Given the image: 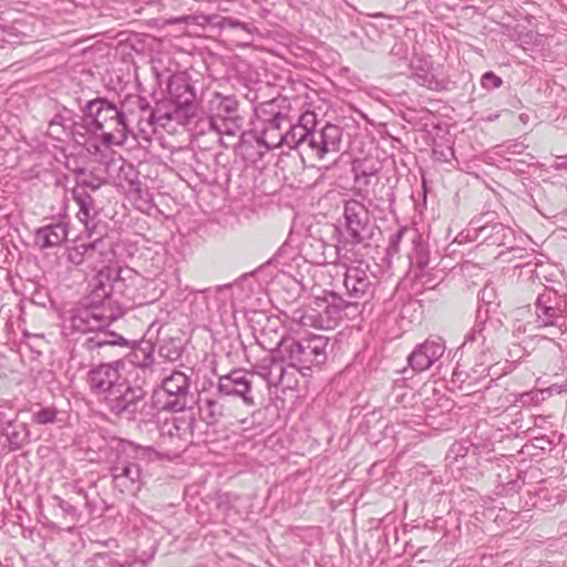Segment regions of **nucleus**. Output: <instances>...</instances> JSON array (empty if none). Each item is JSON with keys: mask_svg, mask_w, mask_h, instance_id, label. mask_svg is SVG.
I'll list each match as a JSON object with an SVG mask.
<instances>
[{"mask_svg": "<svg viewBox=\"0 0 567 567\" xmlns=\"http://www.w3.org/2000/svg\"><path fill=\"white\" fill-rule=\"evenodd\" d=\"M123 270L99 271L93 279L92 290L83 302L71 310L70 329L84 333L109 327L128 308V285L122 276Z\"/></svg>", "mask_w": 567, "mask_h": 567, "instance_id": "nucleus-1", "label": "nucleus"}, {"mask_svg": "<svg viewBox=\"0 0 567 567\" xmlns=\"http://www.w3.org/2000/svg\"><path fill=\"white\" fill-rule=\"evenodd\" d=\"M285 133L278 134L277 141H265L268 148L287 145L298 150L301 157L323 159L327 155H336L341 150L342 128L334 124H326L320 130L308 128L305 124H288Z\"/></svg>", "mask_w": 567, "mask_h": 567, "instance_id": "nucleus-2", "label": "nucleus"}, {"mask_svg": "<svg viewBox=\"0 0 567 567\" xmlns=\"http://www.w3.org/2000/svg\"><path fill=\"white\" fill-rule=\"evenodd\" d=\"M251 381L243 370H233L218 378L216 392H212L198 400L200 419L207 425H216L225 412V403L221 395L239 396L248 405H254L250 395Z\"/></svg>", "mask_w": 567, "mask_h": 567, "instance_id": "nucleus-3", "label": "nucleus"}, {"mask_svg": "<svg viewBox=\"0 0 567 567\" xmlns=\"http://www.w3.org/2000/svg\"><path fill=\"white\" fill-rule=\"evenodd\" d=\"M101 403L107 411L128 422L146 421L153 416V406L147 400V391L140 384H133L124 378Z\"/></svg>", "mask_w": 567, "mask_h": 567, "instance_id": "nucleus-4", "label": "nucleus"}, {"mask_svg": "<svg viewBox=\"0 0 567 567\" xmlns=\"http://www.w3.org/2000/svg\"><path fill=\"white\" fill-rule=\"evenodd\" d=\"M344 233L336 245L337 254L347 257L355 247H369L377 225L371 220L370 212L358 199H348L343 204Z\"/></svg>", "mask_w": 567, "mask_h": 567, "instance_id": "nucleus-5", "label": "nucleus"}, {"mask_svg": "<svg viewBox=\"0 0 567 567\" xmlns=\"http://www.w3.org/2000/svg\"><path fill=\"white\" fill-rule=\"evenodd\" d=\"M82 113L92 121L104 145L109 146L126 138L122 104L117 106L105 97H96L86 102Z\"/></svg>", "mask_w": 567, "mask_h": 567, "instance_id": "nucleus-6", "label": "nucleus"}, {"mask_svg": "<svg viewBox=\"0 0 567 567\" xmlns=\"http://www.w3.org/2000/svg\"><path fill=\"white\" fill-rule=\"evenodd\" d=\"M329 338L321 334H309L300 339L282 338L279 353L287 358L288 365L297 370H310L321 367L327 360Z\"/></svg>", "mask_w": 567, "mask_h": 567, "instance_id": "nucleus-7", "label": "nucleus"}, {"mask_svg": "<svg viewBox=\"0 0 567 567\" xmlns=\"http://www.w3.org/2000/svg\"><path fill=\"white\" fill-rule=\"evenodd\" d=\"M168 101L171 110L164 109V116L169 122L187 126L192 124L198 114L196 92L190 79L183 74H173L167 83Z\"/></svg>", "mask_w": 567, "mask_h": 567, "instance_id": "nucleus-8", "label": "nucleus"}, {"mask_svg": "<svg viewBox=\"0 0 567 567\" xmlns=\"http://www.w3.org/2000/svg\"><path fill=\"white\" fill-rule=\"evenodd\" d=\"M122 113L126 134L133 133L131 126L137 125L141 133H154L156 126L166 127L168 121L164 116V107L159 104L152 106L147 97L128 94L122 101Z\"/></svg>", "mask_w": 567, "mask_h": 567, "instance_id": "nucleus-9", "label": "nucleus"}, {"mask_svg": "<svg viewBox=\"0 0 567 567\" xmlns=\"http://www.w3.org/2000/svg\"><path fill=\"white\" fill-rule=\"evenodd\" d=\"M190 380L182 371L175 370L162 381L159 389L154 391V408L162 411L182 412L195 403L194 395L189 391Z\"/></svg>", "mask_w": 567, "mask_h": 567, "instance_id": "nucleus-10", "label": "nucleus"}, {"mask_svg": "<svg viewBox=\"0 0 567 567\" xmlns=\"http://www.w3.org/2000/svg\"><path fill=\"white\" fill-rule=\"evenodd\" d=\"M208 123L219 135H236L244 123L237 97L215 92L208 102Z\"/></svg>", "mask_w": 567, "mask_h": 567, "instance_id": "nucleus-11", "label": "nucleus"}, {"mask_svg": "<svg viewBox=\"0 0 567 567\" xmlns=\"http://www.w3.org/2000/svg\"><path fill=\"white\" fill-rule=\"evenodd\" d=\"M536 329H550L554 336L561 334L566 327L567 301L555 290H545L538 295L535 303Z\"/></svg>", "mask_w": 567, "mask_h": 567, "instance_id": "nucleus-12", "label": "nucleus"}, {"mask_svg": "<svg viewBox=\"0 0 567 567\" xmlns=\"http://www.w3.org/2000/svg\"><path fill=\"white\" fill-rule=\"evenodd\" d=\"M495 344L494 323L491 320L482 319L478 311L474 326L464 337L461 346L462 354L467 353L476 360V367L483 368L486 363V357Z\"/></svg>", "mask_w": 567, "mask_h": 567, "instance_id": "nucleus-13", "label": "nucleus"}, {"mask_svg": "<svg viewBox=\"0 0 567 567\" xmlns=\"http://www.w3.org/2000/svg\"><path fill=\"white\" fill-rule=\"evenodd\" d=\"M125 367V360L118 359L107 363H100L86 373V383L92 394H94L99 402L106 396L124 378L121 375V370Z\"/></svg>", "mask_w": 567, "mask_h": 567, "instance_id": "nucleus-14", "label": "nucleus"}, {"mask_svg": "<svg viewBox=\"0 0 567 567\" xmlns=\"http://www.w3.org/2000/svg\"><path fill=\"white\" fill-rule=\"evenodd\" d=\"M110 474L114 489L124 495L135 496L144 485L141 464L121 454L111 463Z\"/></svg>", "mask_w": 567, "mask_h": 567, "instance_id": "nucleus-15", "label": "nucleus"}, {"mask_svg": "<svg viewBox=\"0 0 567 567\" xmlns=\"http://www.w3.org/2000/svg\"><path fill=\"white\" fill-rule=\"evenodd\" d=\"M317 309L316 324L320 329H332L342 319L348 316L347 310L358 307L357 301H347L333 291H324L322 298H316L313 301Z\"/></svg>", "mask_w": 567, "mask_h": 567, "instance_id": "nucleus-16", "label": "nucleus"}, {"mask_svg": "<svg viewBox=\"0 0 567 567\" xmlns=\"http://www.w3.org/2000/svg\"><path fill=\"white\" fill-rule=\"evenodd\" d=\"M343 286L347 296L358 303L365 302L373 296V276L369 272L368 266L363 267L362 264L347 267L343 274Z\"/></svg>", "mask_w": 567, "mask_h": 567, "instance_id": "nucleus-17", "label": "nucleus"}, {"mask_svg": "<svg viewBox=\"0 0 567 567\" xmlns=\"http://www.w3.org/2000/svg\"><path fill=\"white\" fill-rule=\"evenodd\" d=\"M482 218L474 219L467 229V236L474 240L481 239L482 243L493 246H506L513 241L514 231L511 227L502 223H481Z\"/></svg>", "mask_w": 567, "mask_h": 567, "instance_id": "nucleus-18", "label": "nucleus"}, {"mask_svg": "<svg viewBox=\"0 0 567 567\" xmlns=\"http://www.w3.org/2000/svg\"><path fill=\"white\" fill-rule=\"evenodd\" d=\"M445 349L442 337L431 336L408 357L409 365L416 372L425 371L442 358Z\"/></svg>", "mask_w": 567, "mask_h": 567, "instance_id": "nucleus-19", "label": "nucleus"}, {"mask_svg": "<svg viewBox=\"0 0 567 567\" xmlns=\"http://www.w3.org/2000/svg\"><path fill=\"white\" fill-rule=\"evenodd\" d=\"M410 70L413 79L422 86L433 91H443L447 86V83L434 73L430 56L415 55L410 62Z\"/></svg>", "mask_w": 567, "mask_h": 567, "instance_id": "nucleus-20", "label": "nucleus"}, {"mask_svg": "<svg viewBox=\"0 0 567 567\" xmlns=\"http://www.w3.org/2000/svg\"><path fill=\"white\" fill-rule=\"evenodd\" d=\"M0 426L10 451L20 450L29 439V429L25 423L18 420L17 412L11 417L0 412Z\"/></svg>", "mask_w": 567, "mask_h": 567, "instance_id": "nucleus-21", "label": "nucleus"}, {"mask_svg": "<svg viewBox=\"0 0 567 567\" xmlns=\"http://www.w3.org/2000/svg\"><path fill=\"white\" fill-rule=\"evenodd\" d=\"M105 254V241L103 238H97L87 243H79L69 249L68 260L80 266L86 261L91 265H95L99 261H103Z\"/></svg>", "mask_w": 567, "mask_h": 567, "instance_id": "nucleus-22", "label": "nucleus"}, {"mask_svg": "<svg viewBox=\"0 0 567 567\" xmlns=\"http://www.w3.org/2000/svg\"><path fill=\"white\" fill-rule=\"evenodd\" d=\"M126 347L130 348V352L125 359L132 365L141 369L143 372L152 371L155 362V343L152 340L142 338L138 341H130Z\"/></svg>", "mask_w": 567, "mask_h": 567, "instance_id": "nucleus-23", "label": "nucleus"}, {"mask_svg": "<svg viewBox=\"0 0 567 567\" xmlns=\"http://www.w3.org/2000/svg\"><path fill=\"white\" fill-rule=\"evenodd\" d=\"M118 162L120 165L116 167L118 185L135 199L145 200L148 190L138 179V172L135 169L134 165L123 158H120Z\"/></svg>", "mask_w": 567, "mask_h": 567, "instance_id": "nucleus-24", "label": "nucleus"}, {"mask_svg": "<svg viewBox=\"0 0 567 567\" xmlns=\"http://www.w3.org/2000/svg\"><path fill=\"white\" fill-rule=\"evenodd\" d=\"M69 229L63 221L51 223L34 231V244L41 249L59 247L68 240Z\"/></svg>", "mask_w": 567, "mask_h": 567, "instance_id": "nucleus-25", "label": "nucleus"}, {"mask_svg": "<svg viewBox=\"0 0 567 567\" xmlns=\"http://www.w3.org/2000/svg\"><path fill=\"white\" fill-rule=\"evenodd\" d=\"M113 450L116 451L117 454L130 458L132 462L141 464V468L143 464H147L157 458V452L152 446H143L127 440H117Z\"/></svg>", "mask_w": 567, "mask_h": 567, "instance_id": "nucleus-26", "label": "nucleus"}, {"mask_svg": "<svg viewBox=\"0 0 567 567\" xmlns=\"http://www.w3.org/2000/svg\"><path fill=\"white\" fill-rule=\"evenodd\" d=\"M408 258L414 270V279L425 278L427 276L426 269L430 266V250L427 244L415 233H413L412 248Z\"/></svg>", "mask_w": 567, "mask_h": 567, "instance_id": "nucleus-27", "label": "nucleus"}, {"mask_svg": "<svg viewBox=\"0 0 567 567\" xmlns=\"http://www.w3.org/2000/svg\"><path fill=\"white\" fill-rule=\"evenodd\" d=\"M70 137L75 144L86 147L90 151L91 142L95 135H100L97 130L93 127L92 121L86 115L72 114V127L70 128Z\"/></svg>", "mask_w": 567, "mask_h": 567, "instance_id": "nucleus-28", "label": "nucleus"}, {"mask_svg": "<svg viewBox=\"0 0 567 567\" xmlns=\"http://www.w3.org/2000/svg\"><path fill=\"white\" fill-rule=\"evenodd\" d=\"M103 329L104 328H101L100 330H93L92 332H95V334L84 340L82 347L86 351L92 352L96 349H101L109 346H127L130 343V340L125 339L124 337L115 332L102 331ZM89 332L90 331H87L86 333Z\"/></svg>", "mask_w": 567, "mask_h": 567, "instance_id": "nucleus-29", "label": "nucleus"}, {"mask_svg": "<svg viewBox=\"0 0 567 567\" xmlns=\"http://www.w3.org/2000/svg\"><path fill=\"white\" fill-rule=\"evenodd\" d=\"M73 111L64 107L60 113L55 114L48 126V135L55 141H64L70 137V128L72 127Z\"/></svg>", "mask_w": 567, "mask_h": 567, "instance_id": "nucleus-30", "label": "nucleus"}, {"mask_svg": "<svg viewBox=\"0 0 567 567\" xmlns=\"http://www.w3.org/2000/svg\"><path fill=\"white\" fill-rule=\"evenodd\" d=\"M73 198L79 206L78 218L87 226L89 220L97 215L94 198L84 187H76L72 190Z\"/></svg>", "mask_w": 567, "mask_h": 567, "instance_id": "nucleus-31", "label": "nucleus"}, {"mask_svg": "<svg viewBox=\"0 0 567 567\" xmlns=\"http://www.w3.org/2000/svg\"><path fill=\"white\" fill-rule=\"evenodd\" d=\"M184 351L183 340L181 338H165L159 342L158 354L166 361L174 362L178 360Z\"/></svg>", "mask_w": 567, "mask_h": 567, "instance_id": "nucleus-32", "label": "nucleus"}, {"mask_svg": "<svg viewBox=\"0 0 567 567\" xmlns=\"http://www.w3.org/2000/svg\"><path fill=\"white\" fill-rule=\"evenodd\" d=\"M89 567H144L143 564L130 561L127 564L121 563L113 555L109 553H97L90 559Z\"/></svg>", "mask_w": 567, "mask_h": 567, "instance_id": "nucleus-33", "label": "nucleus"}, {"mask_svg": "<svg viewBox=\"0 0 567 567\" xmlns=\"http://www.w3.org/2000/svg\"><path fill=\"white\" fill-rule=\"evenodd\" d=\"M264 123H265V126L262 130V134H264L262 143L264 144H265V141H267V138L270 140L269 142L277 141L282 123L289 124L286 113H277V117L264 121Z\"/></svg>", "mask_w": 567, "mask_h": 567, "instance_id": "nucleus-34", "label": "nucleus"}, {"mask_svg": "<svg viewBox=\"0 0 567 567\" xmlns=\"http://www.w3.org/2000/svg\"><path fill=\"white\" fill-rule=\"evenodd\" d=\"M281 102H284V101L274 99V100H269V101L260 103L256 107L257 116L262 121H267V120L277 117V113H285L282 111V109L280 107Z\"/></svg>", "mask_w": 567, "mask_h": 567, "instance_id": "nucleus-35", "label": "nucleus"}, {"mask_svg": "<svg viewBox=\"0 0 567 567\" xmlns=\"http://www.w3.org/2000/svg\"><path fill=\"white\" fill-rule=\"evenodd\" d=\"M352 172L354 184L367 187L370 184L371 177H373L378 171L373 167H365L361 162H353Z\"/></svg>", "mask_w": 567, "mask_h": 567, "instance_id": "nucleus-36", "label": "nucleus"}, {"mask_svg": "<svg viewBox=\"0 0 567 567\" xmlns=\"http://www.w3.org/2000/svg\"><path fill=\"white\" fill-rule=\"evenodd\" d=\"M285 362H287V358L282 355V353H279V346L277 347V355L274 360V363L271 364V375L269 378H266L265 380L269 384H279L285 375L286 369H285Z\"/></svg>", "mask_w": 567, "mask_h": 567, "instance_id": "nucleus-37", "label": "nucleus"}, {"mask_svg": "<svg viewBox=\"0 0 567 567\" xmlns=\"http://www.w3.org/2000/svg\"><path fill=\"white\" fill-rule=\"evenodd\" d=\"M217 25L220 29L240 30L249 35H251L256 31L254 24L240 21L231 17H220L219 21L217 22Z\"/></svg>", "mask_w": 567, "mask_h": 567, "instance_id": "nucleus-38", "label": "nucleus"}, {"mask_svg": "<svg viewBox=\"0 0 567 567\" xmlns=\"http://www.w3.org/2000/svg\"><path fill=\"white\" fill-rule=\"evenodd\" d=\"M276 355L277 349L268 351L264 358L259 359L252 365L254 372L262 379L269 378L271 375V364L274 363Z\"/></svg>", "mask_w": 567, "mask_h": 567, "instance_id": "nucleus-39", "label": "nucleus"}, {"mask_svg": "<svg viewBox=\"0 0 567 567\" xmlns=\"http://www.w3.org/2000/svg\"><path fill=\"white\" fill-rule=\"evenodd\" d=\"M58 410L54 406L40 408L32 412L31 420L39 425L53 424L56 420Z\"/></svg>", "mask_w": 567, "mask_h": 567, "instance_id": "nucleus-40", "label": "nucleus"}, {"mask_svg": "<svg viewBox=\"0 0 567 567\" xmlns=\"http://www.w3.org/2000/svg\"><path fill=\"white\" fill-rule=\"evenodd\" d=\"M52 499L54 506L61 509L64 517L70 518L72 522L79 520L80 514L76 506L72 505L60 496H53Z\"/></svg>", "mask_w": 567, "mask_h": 567, "instance_id": "nucleus-41", "label": "nucleus"}, {"mask_svg": "<svg viewBox=\"0 0 567 567\" xmlns=\"http://www.w3.org/2000/svg\"><path fill=\"white\" fill-rule=\"evenodd\" d=\"M405 234L406 229L404 227H401L390 236L389 245L386 248L388 255L393 256L400 251V243L402 241V238Z\"/></svg>", "mask_w": 567, "mask_h": 567, "instance_id": "nucleus-42", "label": "nucleus"}, {"mask_svg": "<svg viewBox=\"0 0 567 567\" xmlns=\"http://www.w3.org/2000/svg\"><path fill=\"white\" fill-rule=\"evenodd\" d=\"M502 83L503 80L492 71L485 72L481 78V85L486 90L497 89Z\"/></svg>", "mask_w": 567, "mask_h": 567, "instance_id": "nucleus-43", "label": "nucleus"}, {"mask_svg": "<svg viewBox=\"0 0 567 567\" xmlns=\"http://www.w3.org/2000/svg\"><path fill=\"white\" fill-rule=\"evenodd\" d=\"M542 400H543V392L539 390L522 393L520 399H519V401L523 405L537 404Z\"/></svg>", "mask_w": 567, "mask_h": 567, "instance_id": "nucleus-44", "label": "nucleus"}, {"mask_svg": "<svg viewBox=\"0 0 567 567\" xmlns=\"http://www.w3.org/2000/svg\"><path fill=\"white\" fill-rule=\"evenodd\" d=\"M467 453V447L464 446L463 444L461 443H455L453 444L450 450H449V453H447V458H454L456 460L457 457H464Z\"/></svg>", "mask_w": 567, "mask_h": 567, "instance_id": "nucleus-45", "label": "nucleus"}, {"mask_svg": "<svg viewBox=\"0 0 567 567\" xmlns=\"http://www.w3.org/2000/svg\"><path fill=\"white\" fill-rule=\"evenodd\" d=\"M453 377L455 381H460L462 383L468 381V383H472V378L468 371H466L463 365L457 364V367L454 369Z\"/></svg>", "mask_w": 567, "mask_h": 567, "instance_id": "nucleus-46", "label": "nucleus"}, {"mask_svg": "<svg viewBox=\"0 0 567 567\" xmlns=\"http://www.w3.org/2000/svg\"><path fill=\"white\" fill-rule=\"evenodd\" d=\"M287 247L286 245H282L278 250L277 252L272 256L271 259H269L266 264H264L261 267H266V266H269V265H275V266H278V265H286L287 262L286 261H281L282 257H284V254L286 251Z\"/></svg>", "mask_w": 567, "mask_h": 567, "instance_id": "nucleus-47", "label": "nucleus"}, {"mask_svg": "<svg viewBox=\"0 0 567 567\" xmlns=\"http://www.w3.org/2000/svg\"><path fill=\"white\" fill-rule=\"evenodd\" d=\"M76 495L79 497L83 498V501L85 502V506H86L89 513L93 514L95 512V504L92 501H90L87 493L84 489L80 488L76 492Z\"/></svg>", "mask_w": 567, "mask_h": 567, "instance_id": "nucleus-48", "label": "nucleus"}, {"mask_svg": "<svg viewBox=\"0 0 567 567\" xmlns=\"http://www.w3.org/2000/svg\"><path fill=\"white\" fill-rule=\"evenodd\" d=\"M406 47L403 42L395 43L391 49V54L400 56V58H406Z\"/></svg>", "mask_w": 567, "mask_h": 567, "instance_id": "nucleus-49", "label": "nucleus"}, {"mask_svg": "<svg viewBox=\"0 0 567 567\" xmlns=\"http://www.w3.org/2000/svg\"><path fill=\"white\" fill-rule=\"evenodd\" d=\"M178 422H181L183 425H185L184 431H186V430H188L190 427L193 419H190L189 422H187L184 419H177V417L174 419L172 424H173V427L175 429L177 434H179L178 432L182 429L181 425L178 424Z\"/></svg>", "mask_w": 567, "mask_h": 567, "instance_id": "nucleus-50", "label": "nucleus"}, {"mask_svg": "<svg viewBox=\"0 0 567 567\" xmlns=\"http://www.w3.org/2000/svg\"><path fill=\"white\" fill-rule=\"evenodd\" d=\"M382 202H388L389 207H391L394 204L395 200V194L392 187H389L385 192L384 198H381Z\"/></svg>", "mask_w": 567, "mask_h": 567, "instance_id": "nucleus-51", "label": "nucleus"}, {"mask_svg": "<svg viewBox=\"0 0 567 567\" xmlns=\"http://www.w3.org/2000/svg\"><path fill=\"white\" fill-rule=\"evenodd\" d=\"M416 281L421 282V285L426 288V289H432L435 287V284L433 282L432 279H427L425 281H423V278L422 279H415Z\"/></svg>", "mask_w": 567, "mask_h": 567, "instance_id": "nucleus-52", "label": "nucleus"}, {"mask_svg": "<svg viewBox=\"0 0 567 567\" xmlns=\"http://www.w3.org/2000/svg\"><path fill=\"white\" fill-rule=\"evenodd\" d=\"M187 21H188V17L184 16V17H181V18L174 20L173 22L174 23H184V22H187Z\"/></svg>", "mask_w": 567, "mask_h": 567, "instance_id": "nucleus-53", "label": "nucleus"}, {"mask_svg": "<svg viewBox=\"0 0 567 567\" xmlns=\"http://www.w3.org/2000/svg\"><path fill=\"white\" fill-rule=\"evenodd\" d=\"M557 166L559 168H566L567 169V161H564L563 163H559Z\"/></svg>", "mask_w": 567, "mask_h": 567, "instance_id": "nucleus-54", "label": "nucleus"}, {"mask_svg": "<svg viewBox=\"0 0 567 567\" xmlns=\"http://www.w3.org/2000/svg\"><path fill=\"white\" fill-rule=\"evenodd\" d=\"M116 164L117 163L115 161H113L112 163L109 164L107 168L110 169L112 166H116Z\"/></svg>", "mask_w": 567, "mask_h": 567, "instance_id": "nucleus-55", "label": "nucleus"}, {"mask_svg": "<svg viewBox=\"0 0 567 567\" xmlns=\"http://www.w3.org/2000/svg\"><path fill=\"white\" fill-rule=\"evenodd\" d=\"M91 188H92L93 190H95V189H97V188H99V186H97V185H92V186H91Z\"/></svg>", "mask_w": 567, "mask_h": 567, "instance_id": "nucleus-56", "label": "nucleus"}]
</instances>
